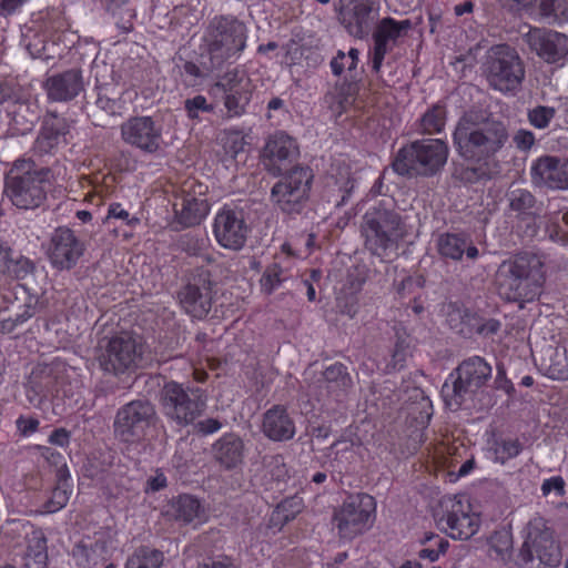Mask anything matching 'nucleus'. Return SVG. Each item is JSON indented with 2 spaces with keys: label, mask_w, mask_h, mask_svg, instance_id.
Listing matches in <instances>:
<instances>
[{
  "label": "nucleus",
  "mask_w": 568,
  "mask_h": 568,
  "mask_svg": "<svg viewBox=\"0 0 568 568\" xmlns=\"http://www.w3.org/2000/svg\"><path fill=\"white\" fill-rule=\"evenodd\" d=\"M246 447L244 440L234 433L224 434L211 447L213 462L224 471L241 468Z\"/></svg>",
  "instance_id": "nucleus-26"
},
{
  "label": "nucleus",
  "mask_w": 568,
  "mask_h": 568,
  "mask_svg": "<svg viewBox=\"0 0 568 568\" xmlns=\"http://www.w3.org/2000/svg\"><path fill=\"white\" fill-rule=\"evenodd\" d=\"M541 491L545 496H548L552 491L558 497L564 496L565 495L564 478L560 476H555V477L544 480V483L541 485Z\"/></svg>",
  "instance_id": "nucleus-58"
},
{
  "label": "nucleus",
  "mask_w": 568,
  "mask_h": 568,
  "mask_svg": "<svg viewBox=\"0 0 568 568\" xmlns=\"http://www.w3.org/2000/svg\"><path fill=\"white\" fill-rule=\"evenodd\" d=\"M19 255L7 240L0 239V274L7 275Z\"/></svg>",
  "instance_id": "nucleus-53"
},
{
  "label": "nucleus",
  "mask_w": 568,
  "mask_h": 568,
  "mask_svg": "<svg viewBox=\"0 0 568 568\" xmlns=\"http://www.w3.org/2000/svg\"><path fill=\"white\" fill-rule=\"evenodd\" d=\"M180 244L183 251L191 255H196L203 250L204 240L186 234L181 239Z\"/></svg>",
  "instance_id": "nucleus-60"
},
{
  "label": "nucleus",
  "mask_w": 568,
  "mask_h": 568,
  "mask_svg": "<svg viewBox=\"0 0 568 568\" xmlns=\"http://www.w3.org/2000/svg\"><path fill=\"white\" fill-rule=\"evenodd\" d=\"M84 252V242L71 229L60 226L52 233L48 255L53 267L71 270Z\"/></svg>",
  "instance_id": "nucleus-19"
},
{
  "label": "nucleus",
  "mask_w": 568,
  "mask_h": 568,
  "mask_svg": "<svg viewBox=\"0 0 568 568\" xmlns=\"http://www.w3.org/2000/svg\"><path fill=\"white\" fill-rule=\"evenodd\" d=\"M556 110L552 106L537 105L528 111L529 123L537 129H546L554 119Z\"/></svg>",
  "instance_id": "nucleus-50"
},
{
  "label": "nucleus",
  "mask_w": 568,
  "mask_h": 568,
  "mask_svg": "<svg viewBox=\"0 0 568 568\" xmlns=\"http://www.w3.org/2000/svg\"><path fill=\"white\" fill-rule=\"evenodd\" d=\"M262 432L273 442H286L295 435V423L283 405H274L263 414Z\"/></svg>",
  "instance_id": "nucleus-28"
},
{
  "label": "nucleus",
  "mask_w": 568,
  "mask_h": 568,
  "mask_svg": "<svg viewBox=\"0 0 568 568\" xmlns=\"http://www.w3.org/2000/svg\"><path fill=\"white\" fill-rule=\"evenodd\" d=\"M448 152L440 139L417 140L398 150L392 166L404 176H434L446 164Z\"/></svg>",
  "instance_id": "nucleus-6"
},
{
  "label": "nucleus",
  "mask_w": 568,
  "mask_h": 568,
  "mask_svg": "<svg viewBox=\"0 0 568 568\" xmlns=\"http://www.w3.org/2000/svg\"><path fill=\"white\" fill-rule=\"evenodd\" d=\"M521 450L523 444L518 439L496 440L493 447L494 460L505 464L507 460L518 456Z\"/></svg>",
  "instance_id": "nucleus-47"
},
{
  "label": "nucleus",
  "mask_w": 568,
  "mask_h": 568,
  "mask_svg": "<svg viewBox=\"0 0 568 568\" xmlns=\"http://www.w3.org/2000/svg\"><path fill=\"white\" fill-rule=\"evenodd\" d=\"M519 556L528 564L536 557L545 567L552 568L560 564L561 551L554 539V531L540 516L532 517L526 526V538Z\"/></svg>",
  "instance_id": "nucleus-14"
},
{
  "label": "nucleus",
  "mask_w": 568,
  "mask_h": 568,
  "mask_svg": "<svg viewBox=\"0 0 568 568\" xmlns=\"http://www.w3.org/2000/svg\"><path fill=\"white\" fill-rule=\"evenodd\" d=\"M506 199L509 210L514 212L517 217L524 219L534 215L537 199L529 190L521 187L510 189L506 194Z\"/></svg>",
  "instance_id": "nucleus-37"
},
{
  "label": "nucleus",
  "mask_w": 568,
  "mask_h": 568,
  "mask_svg": "<svg viewBox=\"0 0 568 568\" xmlns=\"http://www.w3.org/2000/svg\"><path fill=\"white\" fill-rule=\"evenodd\" d=\"M535 186L548 190H568V160L554 155L538 158L530 169Z\"/></svg>",
  "instance_id": "nucleus-23"
},
{
  "label": "nucleus",
  "mask_w": 568,
  "mask_h": 568,
  "mask_svg": "<svg viewBox=\"0 0 568 568\" xmlns=\"http://www.w3.org/2000/svg\"><path fill=\"white\" fill-rule=\"evenodd\" d=\"M38 105L29 101L14 100L9 111L13 130L21 135L32 131L40 115Z\"/></svg>",
  "instance_id": "nucleus-35"
},
{
  "label": "nucleus",
  "mask_w": 568,
  "mask_h": 568,
  "mask_svg": "<svg viewBox=\"0 0 568 568\" xmlns=\"http://www.w3.org/2000/svg\"><path fill=\"white\" fill-rule=\"evenodd\" d=\"M71 493L72 489L69 483L62 481L57 484L44 505L45 510L48 513H55L62 509L68 504Z\"/></svg>",
  "instance_id": "nucleus-48"
},
{
  "label": "nucleus",
  "mask_w": 568,
  "mask_h": 568,
  "mask_svg": "<svg viewBox=\"0 0 568 568\" xmlns=\"http://www.w3.org/2000/svg\"><path fill=\"white\" fill-rule=\"evenodd\" d=\"M57 373L48 364H38L30 373L26 384L27 396L31 404L38 405L55 390Z\"/></svg>",
  "instance_id": "nucleus-31"
},
{
  "label": "nucleus",
  "mask_w": 568,
  "mask_h": 568,
  "mask_svg": "<svg viewBox=\"0 0 568 568\" xmlns=\"http://www.w3.org/2000/svg\"><path fill=\"white\" fill-rule=\"evenodd\" d=\"M500 6L511 12L529 9L537 0H497Z\"/></svg>",
  "instance_id": "nucleus-63"
},
{
  "label": "nucleus",
  "mask_w": 568,
  "mask_h": 568,
  "mask_svg": "<svg viewBox=\"0 0 568 568\" xmlns=\"http://www.w3.org/2000/svg\"><path fill=\"white\" fill-rule=\"evenodd\" d=\"M481 74L490 89L507 94L516 93L521 88L526 69L515 48L496 44L485 53Z\"/></svg>",
  "instance_id": "nucleus-7"
},
{
  "label": "nucleus",
  "mask_w": 568,
  "mask_h": 568,
  "mask_svg": "<svg viewBox=\"0 0 568 568\" xmlns=\"http://www.w3.org/2000/svg\"><path fill=\"white\" fill-rule=\"evenodd\" d=\"M175 221L174 223L180 225L181 229L193 227L199 225L210 211L209 202H204L202 199L195 200L180 199L179 203L174 204Z\"/></svg>",
  "instance_id": "nucleus-34"
},
{
  "label": "nucleus",
  "mask_w": 568,
  "mask_h": 568,
  "mask_svg": "<svg viewBox=\"0 0 568 568\" xmlns=\"http://www.w3.org/2000/svg\"><path fill=\"white\" fill-rule=\"evenodd\" d=\"M526 39L530 50L546 63H562L568 55V37L561 32L532 28Z\"/></svg>",
  "instance_id": "nucleus-20"
},
{
  "label": "nucleus",
  "mask_w": 568,
  "mask_h": 568,
  "mask_svg": "<svg viewBox=\"0 0 568 568\" xmlns=\"http://www.w3.org/2000/svg\"><path fill=\"white\" fill-rule=\"evenodd\" d=\"M143 344L130 333H122L111 337L98 356L102 371L112 375L130 374L142 362Z\"/></svg>",
  "instance_id": "nucleus-12"
},
{
  "label": "nucleus",
  "mask_w": 568,
  "mask_h": 568,
  "mask_svg": "<svg viewBox=\"0 0 568 568\" xmlns=\"http://www.w3.org/2000/svg\"><path fill=\"white\" fill-rule=\"evenodd\" d=\"M247 29L232 16L214 17L205 31V51L201 65L205 71L220 70L245 49Z\"/></svg>",
  "instance_id": "nucleus-3"
},
{
  "label": "nucleus",
  "mask_w": 568,
  "mask_h": 568,
  "mask_svg": "<svg viewBox=\"0 0 568 568\" xmlns=\"http://www.w3.org/2000/svg\"><path fill=\"white\" fill-rule=\"evenodd\" d=\"M184 109L187 116L192 120L199 119L201 112H212L213 105L207 103V100L203 95H195L194 98L186 99L184 101Z\"/></svg>",
  "instance_id": "nucleus-52"
},
{
  "label": "nucleus",
  "mask_w": 568,
  "mask_h": 568,
  "mask_svg": "<svg viewBox=\"0 0 568 568\" xmlns=\"http://www.w3.org/2000/svg\"><path fill=\"white\" fill-rule=\"evenodd\" d=\"M490 364L478 355L470 356L458 364L442 386V397L446 407L459 409L468 399L491 379Z\"/></svg>",
  "instance_id": "nucleus-5"
},
{
  "label": "nucleus",
  "mask_w": 568,
  "mask_h": 568,
  "mask_svg": "<svg viewBox=\"0 0 568 568\" xmlns=\"http://www.w3.org/2000/svg\"><path fill=\"white\" fill-rule=\"evenodd\" d=\"M437 250L443 258L462 261L464 255L469 261L479 256V251L471 239L464 233H444L438 236Z\"/></svg>",
  "instance_id": "nucleus-30"
},
{
  "label": "nucleus",
  "mask_w": 568,
  "mask_h": 568,
  "mask_svg": "<svg viewBox=\"0 0 568 568\" xmlns=\"http://www.w3.org/2000/svg\"><path fill=\"white\" fill-rule=\"evenodd\" d=\"M540 14L549 19L552 23H562L568 21L567 0H540Z\"/></svg>",
  "instance_id": "nucleus-46"
},
{
  "label": "nucleus",
  "mask_w": 568,
  "mask_h": 568,
  "mask_svg": "<svg viewBox=\"0 0 568 568\" xmlns=\"http://www.w3.org/2000/svg\"><path fill=\"white\" fill-rule=\"evenodd\" d=\"M224 106L229 116H240L245 113L246 106L251 99V93L245 90H233L223 92Z\"/></svg>",
  "instance_id": "nucleus-45"
},
{
  "label": "nucleus",
  "mask_w": 568,
  "mask_h": 568,
  "mask_svg": "<svg viewBox=\"0 0 568 568\" xmlns=\"http://www.w3.org/2000/svg\"><path fill=\"white\" fill-rule=\"evenodd\" d=\"M160 404L166 418L185 427L203 414L206 397L200 388L183 387L176 382H169L160 392Z\"/></svg>",
  "instance_id": "nucleus-9"
},
{
  "label": "nucleus",
  "mask_w": 568,
  "mask_h": 568,
  "mask_svg": "<svg viewBox=\"0 0 568 568\" xmlns=\"http://www.w3.org/2000/svg\"><path fill=\"white\" fill-rule=\"evenodd\" d=\"M413 29L409 19L395 20L392 17H385L376 22L372 32L374 48L372 53V69L375 73L381 71L385 55L397 45L398 40Z\"/></svg>",
  "instance_id": "nucleus-16"
},
{
  "label": "nucleus",
  "mask_w": 568,
  "mask_h": 568,
  "mask_svg": "<svg viewBox=\"0 0 568 568\" xmlns=\"http://www.w3.org/2000/svg\"><path fill=\"white\" fill-rule=\"evenodd\" d=\"M509 140L505 122L495 119L483 110L466 111L453 132L456 152L471 165L456 166L453 176L466 184L491 180L498 173L495 155Z\"/></svg>",
  "instance_id": "nucleus-1"
},
{
  "label": "nucleus",
  "mask_w": 568,
  "mask_h": 568,
  "mask_svg": "<svg viewBox=\"0 0 568 568\" xmlns=\"http://www.w3.org/2000/svg\"><path fill=\"white\" fill-rule=\"evenodd\" d=\"M438 523L450 538L457 540L470 539L480 526V519L471 513L470 504L462 500H453Z\"/></svg>",
  "instance_id": "nucleus-21"
},
{
  "label": "nucleus",
  "mask_w": 568,
  "mask_h": 568,
  "mask_svg": "<svg viewBox=\"0 0 568 568\" xmlns=\"http://www.w3.org/2000/svg\"><path fill=\"white\" fill-rule=\"evenodd\" d=\"M545 224V233L555 243L568 245V230H565L560 222L568 226V211L564 213L548 214Z\"/></svg>",
  "instance_id": "nucleus-41"
},
{
  "label": "nucleus",
  "mask_w": 568,
  "mask_h": 568,
  "mask_svg": "<svg viewBox=\"0 0 568 568\" xmlns=\"http://www.w3.org/2000/svg\"><path fill=\"white\" fill-rule=\"evenodd\" d=\"M181 192H182V194H181L182 200H187V199L191 200L194 197L196 201L202 199L204 202H207V197H206L207 186L199 181L191 180V181L184 182Z\"/></svg>",
  "instance_id": "nucleus-54"
},
{
  "label": "nucleus",
  "mask_w": 568,
  "mask_h": 568,
  "mask_svg": "<svg viewBox=\"0 0 568 568\" xmlns=\"http://www.w3.org/2000/svg\"><path fill=\"white\" fill-rule=\"evenodd\" d=\"M478 315L469 310L449 304L447 313V323L449 327L463 337H471L476 332Z\"/></svg>",
  "instance_id": "nucleus-36"
},
{
  "label": "nucleus",
  "mask_w": 568,
  "mask_h": 568,
  "mask_svg": "<svg viewBox=\"0 0 568 568\" xmlns=\"http://www.w3.org/2000/svg\"><path fill=\"white\" fill-rule=\"evenodd\" d=\"M34 272L36 264L33 263V261L20 254L14 261L7 276H10L14 280H26L29 276L33 275Z\"/></svg>",
  "instance_id": "nucleus-51"
},
{
  "label": "nucleus",
  "mask_w": 568,
  "mask_h": 568,
  "mask_svg": "<svg viewBox=\"0 0 568 568\" xmlns=\"http://www.w3.org/2000/svg\"><path fill=\"white\" fill-rule=\"evenodd\" d=\"M200 507L199 500L191 495H180L172 504L175 519L185 524L199 516Z\"/></svg>",
  "instance_id": "nucleus-42"
},
{
  "label": "nucleus",
  "mask_w": 568,
  "mask_h": 568,
  "mask_svg": "<svg viewBox=\"0 0 568 568\" xmlns=\"http://www.w3.org/2000/svg\"><path fill=\"white\" fill-rule=\"evenodd\" d=\"M52 178L50 168L39 166L31 159H19L6 179V192L18 209L36 210L47 201Z\"/></svg>",
  "instance_id": "nucleus-4"
},
{
  "label": "nucleus",
  "mask_w": 568,
  "mask_h": 568,
  "mask_svg": "<svg viewBox=\"0 0 568 568\" xmlns=\"http://www.w3.org/2000/svg\"><path fill=\"white\" fill-rule=\"evenodd\" d=\"M164 555L150 546H140L128 558L124 568H161Z\"/></svg>",
  "instance_id": "nucleus-39"
},
{
  "label": "nucleus",
  "mask_w": 568,
  "mask_h": 568,
  "mask_svg": "<svg viewBox=\"0 0 568 568\" xmlns=\"http://www.w3.org/2000/svg\"><path fill=\"white\" fill-rule=\"evenodd\" d=\"M212 285L210 272L197 270L179 292L182 307L192 317L203 318L209 314L213 300Z\"/></svg>",
  "instance_id": "nucleus-15"
},
{
  "label": "nucleus",
  "mask_w": 568,
  "mask_h": 568,
  "mask_svg": "<svg viewBox=\"0 0 568 568\" xmlns=\"http://www.w3.org/2000/svg\"><path fill=\"white\" fill-rule=\"evenodd\" d=\"M248 232L242 210L225 206L214 219L213 233L216 242L224 248L240 251L246 243Z\"/></svg>",
  "instance_id": "nucleus-17"
},
{
  "label": "nucleus",
  "mask_w": 568,
  "mask_h": 568,
  "mask_svg": "<svg viewBox=\"0 0 568 568\" xmlns=\"http://www.w3.org/2000/svg\"><path fill=\"white\" fill-rule=\"evenodd\" d=\"M548 375L552 379H568V341L555 348L548 366Z\"/></svg>",
  "instance_id": "nucleus-44"
},
{
  "label": "nucleus",
  "mask_w": 568,
  "mask_h": 568,
  "mask_svg": "<svg viewBox=\"0 0 568 568\" xmlns=\"http://www.w3.org/2000/svg\"><path fill=\"white\" fill-rule=\"evenodd\" d=\"M97 90L98 99L95 101V105L101 111L110 115L120 113L122 109V102L115 88L104 84L97 87Z\"/></svg>",
  "instance_id": "nucleus-43"
},
{
  "label": "nucleus",
  "mask_w": 568,
  "mask_h": 568,
  "mask_svg": "<svg viewBox=\"0 0 568 568\" xmlns=\"http://www.w3.org/2000/svg\"><path fill=\"white\" fill-rule=\"evenodd\" d=\"M488 556L495 560L506 562L513 550V536L506 529L496 530L488 539Z\"/></svg>",
  "instance_id": "nucleus-40"
},
{
  "label": "nucleus",
  "mask_w": 568,
  "mask_h": 568,
  "mask_svg": "<svg viewBox=\"0 0 568 568\" xmlns=\"http://www.w3.org/2000/svg\"><path fill=\"white\" fill-rule=\"evenodd\" d=\"M513 141L519 151L527 152L534 146L536 139L531 131L520 129L514 134Z\"/></svg>",
  "instance_id": "nucleus-56"
},
{
  "label": "nucleus",
  "mask_w": 568,
  "mask_h": 568,
  "mask_svg": "<svg viewBox=\"0 0 568 568\" xmlns=\"http://www.w3.org/2000/svg\"><path fill=\"white\" fill-rule=\"evenodd\" d=\"M313 178L310 168L294 166L273 185L271 200L282 212L300 214L310 199Z\"/></svg>",
  "instance_id": "nucleus-11"
},
{
  "label": "nucleus",
  "mask_w": 568,
  "mask_h": 568,
  "mask_svg": "<svg viewBox=\"0 0 568 568\" xmlns=\"http://www.w3.org/2000/svg\"><path fill=\"white\" fill-rule=\"evenodd\" d=\"M21 43L33 58L38 57L44 49L42 38L33 33L30 28L27 29V32L22 33Z\"/></svg>",
  "instance_id": "nucleus-55"
},
{
  "label": "nucleus",
  "mask_w": 568,
  "mask_h": 568,
  "mask_svg": "<svg viewBox=\"0 0 568 568\" xmlns=\"http://www.w3.org/2000/svg\"><path fill=\"white\" fill-rule=\"evenodd\" d=\"M106 544L90 537L80 540L72 549V558L78 567L93 568L105 560Z\"/></svg>",
  "instance_id": "nucleus-33"
},
{
  "label": "nucleus",
  "mask_w": 568,
  "mask_h": 568,
  "mask_svg": "<svg viewBox=\"0 0 568 568\" xmlns=\"http://www.w3.org/2000/svg\"><path fill=\"white\" fill-rule=\"evenodd\" d=\"M362 229L366 237V247L377 256H383L406 234L400 214L383 203L371 207L364 214Z\"/></svg>",
  "instance_id": "nucleus-8"
},
{
  "label": "nucleus",
  "mask_w": 568,
  "mask_h": 568,
  "mask_svg": "<svg viewBox=\"0 0 568 568\" xmlns=\"http://www.w3.org/2000/svg\"><path fill=\"white\" fill-rule=\"evenodd\" d=\"M17 427L21 435L28 436L32 433H34L39 427V420L33 417H23L20 416L17 419Z\"/></svg>",
  "instance_id": "nucleus-62"
},
{
  "label": "nucleus",
  "mask_w": 568,
  "mask_h": 568,
  "mask_svg": "<svg viewBox=\"0 0 568 568\" xmlns=\"http://www.w3.org/2000/svg\"><path fill=\"white\" fill-rule=\"evenodd\" d=\"M156 422L155 406L148 399H134L118 409L113 427L122 442L135 443L141 440Z\"/></svg>",
  "instance_id": "nucleus-13"
},
{
  "label": "nucleus",
  "mask_w": 568,
  "mask_h": 568,
  "mask_svg": "<svg viewBox=\"0 0 568 568\" xmlns=\"http://www.w3.org/2000/svg\"><path fill=\"white\" fill-rule=\"evenodd\" d=\"M284 280V270L280 264L273 263L266 267L261 277L262 290L266 294H272Z\"/></svg>",
  "instance_id": "nucleus-49"
},
{
  "label": "nucleus",
  "mask_w": 568,
  "mask_h": 568,
  "mask_svg": "<svg viewBox=\"0 0 568 568\" xmlns=\"http://www.w3.org/2000/svg\"><path fill=\"white\" fill-rule=\"evenodd\" d=\"M446 106L440 103L433 104L419 119L417 130L427 135L440 133L446 125Z\"/></svg>",
  "instance_id": "nucleus-38"
},
{
  "label": "nucleus",
  "mask_w": 568,
  "mask_h": 568,
  "mask_svg": "<svg viewBox=\"0 0 568 568\" xmlns=\"http://www.w3.org/2000/svg\"><path fill=\"white\" fill-rule=\"evenodd\" d=\"M475 327H476L475 334L493 335L499 331L500 323H499V321L494 320V318L484 321L480 316H478V322Z\"/></svg>",
  "instance_id": "nucleus-61"
},
{
  "label": "nucleus",
  "mask_w": 568,
  "mask_h": 568,
  "mask_svg": "<svg viewBox=\"0 0 568 568\" xmlns=\"http://www.w3.org/2000/svg\"><path fill=\"white\" fill-rule=\"evenodd\" d=\"M216 89L222 92H229L233 90L244 89L241 85V79L237 77V72H227L216 84Z\"/></svg>",
  "instance_id": "nucleus-59"
},
{
  "label": "nucleus",
  "mask_w": 568,
  "mask_h": 568,
  "mask_svg": "<svg viewBox=\"0 0 568 568\" xmlns=\"http://www.w3.org/2000/svg\"><path fill=\"white\" fill-rule=\"evenodd\" d=\"M545 282V265L532 252H520L504 261L496 272L499 295L509 302H531Z\"/></svg>",
  "instance_id": "nucleus-2"
},
{
  "label": "nucleus",
  "mask_w": 568,
  "mask_h": 568,
  "mask_svg": "<svg viewBox=\"0 0 568 568\" xmlns=\"http://www.w3.org/2000/svg\"><path fill=\"white\" fill-rule=\"evenodd\" d=\"M378 11V0H353L351 18L346 24L348 33L358 39L367 37L376 24Z\"/></svg>",
  "instance_id": "nucleus-29"
},
{
  "label": "nucleus",
  "mask_w": 568,
  "mask_h": 568,
  "mask_svg": "<svg viewBox=\"0 0 568 568\" xmlns=\"http://www.w3.org/2000/svg\"><path fill=\"white\" fill-rule=\"evenodd\" d=\"M168 486V480L164 473L161 469L155 471L154 476H151L146 481V489L151 491H160Z\"/></svg>",
  "instance_id": "nucleus-64"
},
{
  "label": "nucleus",
  "mask_w": 568,
  "mask_h": 568,
  "mask_svg": "<svg viewBox=\"0 0 568 568\" xmlns=\"http://www.w3.org/2000/svg\"><path fill=\"white\" fill-rule=\"evenodd\" d=\"M321 381L327 395L336 402H342L346 398L354 387L348 367L339 362L325 367Z\"/></svg>",
  "instance_id": "nucleus-32"
},
{
  "label": "nucleus",
  "mask_w": 568,
  "mask_h": 568,
  "mask_svg": "<svg viewBox=\"0 0 568 568\" xmlns=\"http://www.w3.org/2000/svg\"><path fill=\"white\" fill-rule=\"evenodd\" d=\"M300 154L296 141L283 131L271 135L263 149L264 165L273 175H282Z\"/></svg>",
  "instance_id": "nucleus-22"
},
{
  "label": "nucleus",
  "mask_w": 568,
  "mask_h": 568,
  "mask_svg": "<svg viewBox=\"0 0 568 568\" xmlns=\"http://www.w3.org/2000/svg\"><path fill=\"white\" fill-rule=\"evenodd\" d=\"M47 97L52 102H69L84 91L81 69L72 68L54 73L44 81Z\"/></svg>",
  "instance_id": "nucleus-24"
},
{
  "label": "nucleus",
  "mask_w": 568,
  "mask_h": 568,
  "mask_svg": "<svg viewBox=\"0 0 568 568\" xmlns=\"http://www.w3.org/2000/svg\"><path fill=\"white\" fill-rule=\"evenodd\" d=\"M19 531L22 534L27 545L23 567L47 568L48 547L43 530L26 521L20 524Z\"/></svg>",
  "instance_id": "nucleus-27"
},
{
  "label": "nucleus",
  "mask_w": 568,
  "mask_h": 568,
  "mask_svg": "<svg viewBox=\"0 0 568 568\" xmlns=\"http://www.w3.org/2000/svg\"><path fill=\"white\" fill-rule=\"evenodd\" d=\"M375 511L374 497L364 493L351 495L334 510L332 523L341 539L353 540L372 527Z\"/></svg>",
  "instance_id": "nucleus-10"
},
{
  "label": "nucleus",
  "mask_w": 568,
  "mask_h": 568,
  "mask_svg": "<svg viewBox=\"0 0 568 568\" xmlns=\"http://www.w3.org/2000/svg\"><path fill=\"white\" fill-rule=\"evenodd\" d=\"M69 132L70 125L65 118L55 112H47L33 144L34 151L41 155L55 152L60 144H67Z\"/></svg>",
  "instance_id": "nucleus-25"
},
{
  "label": "nucleus",
  "mask_w": 568,
  "mask_h": 568,
  "mask_svg": "<svg viewBox=\"0 0 568 568\" xmlns=\"http://www.w3.org/2000/svg\"><path fill=\"white\" fill-rule=\"evenodd\" d=\"M110 219H116L125 222L128 225H134L140 222L138 217H130V213L122 207L119 203H113L109 206L106 221Z\"/></svg>",
  "instance_id": "nucleus-57"
},
{
  "label": "nucleus",
  "mask_w": 568,
  "mask_h": 568,
  "mask_svg": "<svg viewBox=\"0 0 568 568\" xmlns=\"http://www.w3.org/2000/svg\"><path fill=\"white\" fill-rule=\"evenodd\" d=\"M121 136L126 144L146 154L162 148V128L151 116H132L121 125Z\"/></svg>",
  "instance_id": "nucleus-18"
}]
</instances>
